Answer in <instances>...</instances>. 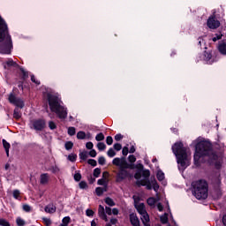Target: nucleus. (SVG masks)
I'll return each instance as SVG.
<instances>
[{
  "mask_svg": "<svg viewBox=\"0 0 226 226\" xmlns=\"http://www.w3.org/2000/svg\"><path fill=\"white\" fill-rule=\"evenodd\" d=\"M47 123L43 118L34 119L30 121L29 126L31 130H35V132H43L45 130Z\"/></svg>",
  "mask_w": 226,
  "mask_h": 226,
  "instance_id": "nucleus-10",
  "label": "nucleus"
},
{
  "mask_svg": "<svg viewBox=\"0 0 226 226\" xmlns=\"http://www.w3.org/2000/svg\"><path fill=\"white\" fill-rule=\"evenodd\" d=\"M135 151H136L135 146L132 145V146L131 147L130 150H129V153L133 154V153H135Z\"/></svg>",
  "mask_w": 226,
  "mask_h": 226,
  "instance_id": "nucleus-63",
  "label": "nucleus"
},
{
  "mask_svg": "<svg viewBox=\"0 0 226 226\" xmlns=\"http://www.w3.org/2000/svg\"><path fill=\"white\" fill-rule=\"evenodd\" d=\"M13 50V41L8 32L6 21L0 16V54L10 55Z\"/></svg>",
  "mask_w": 226,
  "mask_h": 226,
  "instance_id": "nucleus-3",
  "label": "nucleus"
},
{
  "mask_svg": "<svg viewBox=\"0 0 226 226\" xmlns=\"http://www.w3.org/2000/svg\"><path fill=\"white\" fill-rule=\"evenodd\" d=\"M114 149L116 151H121V149H123V146H121V144H119V143H116V144H114Z\"/></svg>",
  "mask_w": 226,
  "mask_h": 226,
  "instance_id": "nucleus-47",
  "label": "nucleus"
},
{
  "mask_svg": "<svg viewBox=\"0 0 226 226\" xmlns=\"http://www.w3.org/2000/svg\"><path fill=\"white\" fill-rule=\"evenodd\" d=\"M172 151L177 158L178 163V170L180 172H185L190 166V155L188 154V148L183 147V143L177 142L172 146Z\"/></svg>",
  "mask_w": 226,
  "mask_h": 226,
  "instance_id": "nucleus-5",
  "label": "nucleus"
},
{
  "mask_svg": "<svg viewBox=\"0 0 226 226\" xmlns=\"http://www.w3.org/2000/svg\"><path fill=\"white\" fill-rule=\"evenodd\" d=\"M49 128L50 130H56V128H57V125L56 124V122L54 121H49Z\"/></svg>",
  "mask_w": 226,
  "mask_h": 226,
  "instance_id": "nucleus-37",
  "label": "nucleus"
},
{
  "mask_svg": "<svg viewBox=\"0 0 226 226\" xmlns=\"http://www.w3.org/2000/svg\"><path fill=\"white\" fill-rule=\"evenodd\" d=\"M223 38V34L222 32L216 33L212 37V41H218L219 40H222Z\"/></svg>",
  "mask_w": 226,
  "mask_h": 226,
  "instance_id": "nucleus-22",
  "label": "nucleus"
},
{
  "mask_svg": "<svg viewBox=\"0 0 226 226\" xmlns=\"http://www.w3.org/2000/svg\"><path fill=\"white\" fill-rule=\"evenodd\" d=\"M23 210L26 211V213H29L31 212V206L26 204V205H23Z\"/></svg>",
  "mask_w": 226,
  "mask_h": 226,
  "instance_id": "nucleus-49",
  "label": "nucleus"
},
{
  "mask_svg": "<svg viewBox=\"0 0 226 226\" xmlns=\"http://www.w3.org/2000/svg\"><path fill=\"white\" fill-rule=\"evenodd\" d=\"M123 139V136L121 134H117L115 136V140H117V142H119V140H121Z\"/></svg>",
  "mask_w": 226,
  "mask_h": 226,
  "instance_id": "nucleus-58",
  "label": "nucleus"
},
{
  "mask_svg": "<svg viewBox=\"0 0 226 226\" xmlns=\"http://www.w3.org/2000/svg\"><path fill=\"white\" fill-rule=\"evenodd\" d=\"M106 148H107V146L105 145V143L99 142L97 144V149H99V151H105Z\"/></svg>",
  "mask_w": 226,
  "mask_h": 226,
  "instance_id": "nucleus-28",
  "label": "nucleus"
},
{
  "mask_svg": "<svg viewBox=\"0 0 226 226\" xmlns=\"http://www.w3.org/2000/svg\"><path fill=\"white\" fill-rule=\"evenodd\" d=\"M88 156H89V153H87V151H83L79 153L80 160H87Z\"/></svg>",
  "mask_w": 226,
  "mask_h": 226,
  "instance_id": "nucleus-26",
  "label": "nucleus"
},
{
  "mask_svg": "<svg viewBox=\"0 0 226 226\" xmlns=\"http://www.w3.org/2000/svg\"><path fill=\"white\" fill-rule=\"evenodd\" d=\"M98 163L99 165H105V157L103 156L99 157Z\"/></svg>",
  "mask_w": 226,
  "mask_h": 226,
  "instance_id": "nucleus-48",
  "label": "nucleus"
},
{
  "mask_svg": "<svg viewBox=\"0 0 226 226\" xmlns=\"http://www.w3.org/2000/svg\"><path fill=\"white\" fill-rule=\"evenodd\" d=\"M48 103L49 105V110L56 114L58 119L64 121L68 117V108L64 105L61 100V96L58 94H47Z\"/></svg>",
  "mask_w": 226,
  "mask_h": 226,
  "instance_id": "nucleus-2",
  "label": "nucleus"
},
{
  "mask_svg": "<svg viewBox=\"0 0 226 226\" xmlns=\"http://www.w3.org/2000/svg\"><path fill=\"white\" fill-rule=\"evenodd\" d=\"M100 174H102V170H100V168H96L94 170V177H99Z\"/></svg>",
  "mask_w": 226,
  "mask_h": 226,
  "instance_id": "nucleus-40",
  "label": "nucleus"
},
{
  "mask_svg": "<svg viewBox=\"0 0 226 226\" xmlns=\"http://www.w3.org/2000/svg\"><path fill=\"white\" fill-rule=\"evenodd\" d=\"M107 154L109 158H114L116 156V151H114V148H109Z\"/></svg>",
  "mask_w": 226,
  "mask_h": 226,
  "instance_id": "nucleus-33",
  "label": "nucleus"
},
{
  "mask_svg": "<svg viewBox=\"0 0 226 226\" xmlns=\"http://www.w3.org/2000/svg\"><path fill=\"white\" fill-rule=\"evenodd\" d=\"M192 194L198 200L207 199V182L198 180L192 183Z\"/></svg>",
  "mask_w": 226,
  "mask_h": 226,
  "instance_id": "nucleus-7",
  "label": "nucleus"
},
{
  "mask_svg": "<svg viewBox=\"0 0 226 226\" xmlns=\"http://www.w3.org/2000/svg\"><path fill=\"white\" fill-rule=\"evenodd\" d=\"M104 192H107V185H105V187H97L95 189V193L98 197H102Z\"/></svg>",
  "mask_w": 226,
  "mask_h": 226,
  "instance_id": "nucleus-18",
  "label": "nucleus"
},
{
  "mask_svg": "<svg viewBox=\"0 0 226 226\" xmlns=\"http://www.w3.org/2000/svg\"><path fill=\"white\" fill-rule=\"evenodd\" d=\"M77 139L79 140H84V139H87V134L84 132V131H79L77 133Z\"/></svg>",
  "mask_w": 226,
  "mask_h": 226,
  "instance_id": "nucleus-25",
  "label": "nucleus"
},
{
  "mask_svg": "<svg viewBox=\"0 0 226 226\" xmlns=\"http://www.w3.org/2000/svg\"><path fill=\"white\" fill-rule=\"evenodd\" d=\"M13 198L16 199V200H20V191L14 190L12 192Z\"/></svg>",
  "mask_w": 226,
  "mask_h": 226,
  "instance_id": "nucleus-29",
  "label": "nucleus"
},
{
  "mask_svg": "<svg viewBox=\"0 0 226 226\" xmlns=\"http://www.w3.org/2000/svg\"><path fill=\"white\" fill-rule=\"evenodd\" d=\"M31 80L34 82V84H36V86H40V80L36 79V77L34 75H31Z\"/></svg>",
  "mask_w": 226,
  "mask_h": 226,
  "instance_id": "nucleus-45",
  "label": "nucleus"
},
{
  "mask_svg": "<svg viewBox=\"0 0 226 226\" xmlns=\"http://www.w3.org/2000/svg\"><path fill=\"white\" fill-rule=\"evenodd\" d=\"M135 207L140 215L141 222L145 226H151L149 225V214H147V210H146V205L144 203L136 204Z\"/></svg>",
  "mask_w": 226,
  "mask_h": 226,
  "instance_id": "nucleus-9",
  "label": "nucleus"
},
{
  "mask_svg": "<svg viewBox=\"0 0 226 226\" xmlns=\"http://www.w3.org/2000/svg\"><path fill=\"white\" fill-rule=\"evenodd\" d=\"M89 156H91L92 158H96V150L94 149L90 150Z\"/></svg>",
  "mask_w": 226,
  "mask_h": 226,
  "instance_id": "nucleus-54",
  "label": "nucleus"
},
{
  "mask_svg": "<svg viewBox=\"0 0 226 226\" xmlns=\"http://www.w3.org/2000/svg\"><path fill=\"white\" fill-rule=\"evenodd\" d=\"M104 139H105V136L102 132L98 133L95 136V140H97V142H101V140H104Z\"/></svg>",
  "mask_w": 226,
  "mask_h": 226,
  "instance_id": "nucleus-31",
  "label": "nucleus"
},
{
  "mask_svg": "<svg viewBox=\"0 0 226 226\" xmlns=\"http://www.w3.org/2000/svg\"><path fill=\"white\" fill-rule=\"evenodd\" d=\"M193 144H195L194 165L196 167L200 166V163L203 162H207L208 163H213L215 169H222L223 156L215 153L211 142L200 140V138H198L193 141Z\"/></svg>",
  "mask_w": 226,
  "mask_h": 226,
  "instance_id": "nucleus-1",
  "label": "nucleus"
},
{
  "mask_svg": "<svg viewBox=\"0 0 226 226\" xmlns=\"http://www.w3.org/2000/svg\"><path fill=\"white\" fill-rule=\"evenodd\" d=\"M22 74H23V79H27L28 73L26 72L24 69H21Z\"/></svg>",
  "mask_w": 226,
  "mask_h": 226,
  "instance_id": "nucleus-60",
  "label": "nucleus"
},
{
  "mask_svg": "<svg viewBox=\"0 0 226 226\" xmlns=\"http://www.w3.org/2000/svg\"><path fill=\"white\" fill-rule=\"evenodd\" d=\"M217 49L218 52L222 54V56H226V41H222L219 42Z\"/></svg>",
  "mask_w": 226,
  "mask_h": 226,
  "instance_id": "nucleus-17",
  "label": "nucleus"
},
{
  "mask_svg": "<svg viewBox=\"0 0 226 226\" xmlns=\"http://www.w3.org/2000/svg\"><path fill=\"white\" fill-rule=\"evenodd\" d=\"M113 142H114V139H112V136H108L106 138V144H108V146H112Z\"/></svg>",
  "mask_w": 226,
  "mask_h": 226,
  "instance_id": "nucleus-41",
  "label": "nucleus"
},
{
  "mask_svg": "<svg viewBox=\"0 0 226 226\" xmlns=\"http://www.w3.org/2000/svg\"><path fill=\"white\" fill-rule=\"evenodd\" d=\"M105 203L108 205V206H110V207H113V206H116V203L114 202V200L110 198H106L105 199Z\"/></svg>",
  "mask_w": 226,
  "mask_h": 226,
  "instance_id": "nucleus-30",
  "label": "nucleus"
},
{
  "mask_svg": "<svg viewBox=\"0 0 226 226\" xmlns=\"http://www.w3.org/2000/svg\"><path fill=\"white\" fill-rule=\"evenodd\" d=\"M198 45L200 47V49H207V47H206V41L202 37L198 38Z\"/></svg>",
  "mask_w": 226,
  "mask_h": 226,
  "instance_id": "nucleus-24",
  "label": "nucleus"
},
{
  "mask_svg": "<svg viewBox=\"0 0 226 226\" xmlns=\"http://www.w3.org/2000/svg\"><path fill=\"white\" fill-rule=\"evenodd\" d=\"M64 147L67 151H70V149H72L73 147V142L72 141L65 142Z\"/></svg>",
  "mask_w": 226,
  "mask_h": 226,
  "instance_id": "nucleus-32",
  "label": "nucleus"
},
{
  "mask_svg": "<svg viewBox=\"0 0 226 226\" xmlns=\"http://www.w3.org/2000/svg\"><path fill=\"white\" fill-rule=\"evenodd\" d=\"M207 26L208 29H218V27H220V20L216 19L215 12L207 19Z\"/></svg>",
  "mask_w": 226,
  "mask_h": 226,
  "instance_id": "nucleus-11",
  "label": "nucleus"
},
{
  "mask_svg": "<svg viewBox=\"0 0 226 226\" xmlns=\"http://www.w3.org/2000/svg\"><path fill=\"white\" fill-rule=\"evenodd\" d=\"M0 225L1 226H11L10 222H8V221H6L5 219H0Z\"/></svg>",
  "mask_w": 226,
  "mask_h": 226,
  "instance_id": "nucleus-44",
  "label": "nucleus"
},
{
  "mask_svg": "<svg viewBox=\"0 0 226 226\" xmlns=\"http://www.w3.org/2000/svg\"><path fill=\"white\" fill-rule=\"evenodd\" d=\"M2 142H3V146L5 149L7 156H10V147H11L10 143H8V141H6V139H3Z\"/></svg>",
  "mask_w": 226,
  "mask_h": 226,
  "instance_id": "nucleus-19",
  "label": "nucleus"
},
{
  "mask_svg": "<svg viewBox=\"0 0 226 226\" xmlns=\"http://www.w3.org/2000/svg\"><path fill=\"white\" fill-rule=\"evenodd\" d=\"M7 66H16L17 63H15L13 60H8L6 62Z\"/></svg>",
  "mask_w": 226,
  "mask_h": 226,
  "instance_id": "nucleus-52",
  "label": "nucleus"
},
{
  "mask_svg": "<svg viewBox=\"0 0 226 226\" xmlns=\"http://www.w3.org/2000/svg\"><path fill=\"white\" fill-rule=\"evenodd\" d=\"M111 215H119V210L117 208H113L111 210Z\"/></svg>",
  "mask_w": 226,
  "mask_h": 226,
  "instance_id": "nucleus-59",
  "label": "nucleus"
},
{
  "mask_svg": "<svg viewBox=\"0 0 226 226\" xmlns=\"http://www.w3.org/2000/svg\"><path fill=\"white\" fill-rule=\"evenodd\" d=\"M128 162L130 163H135V162H137V157H135L133 154H131L128 156Z\"/></svg>",
  "mask_w": 226,
  "mask_h": 226,
  "instance_id": "nucleus-38",
  "label": "nucleus"
},
{
  "mask_svg": "<svg viewBox=\"0 0 226 226\" xmlns=\"http://www.w3.org/2000/svg\"><path fill=\"white\" fill-rule=\"evenodd\" d=\"M86 215L87 216H93L94 215V212L92 209H87Z\"/></svg>",
  "mask_w": 226,
  "mask_h": 226,
  "instance_id": "nucleus-56",
  "label": "nucleus"
},
{
  "mask_svg": "<svg viewBox=\"0 0 226 226\" xmlns=\"http://www.w3.org/2000/svg\"><path fill=\"white\" fill-rule=\"evenodd\" d=\"M128 153H129V150H128V147H124L122 150V154L124 156H128Z\"/></svg>",
  "mask_w": 226,
  "mask_h": 226,
  "instance_id": "nucleus-51",
  "label": "nucleus"
},
{
  "mask_svg": "<svg viewBox=\"0 0 226 226\" xmlns=\"http://www.w3.org/2000/svg\"><path fill=\"white\" fill-rule=\"evenodd\" d=\"M13 117L14 119H17V120L22 117V112L20 111V109H19V108L14 109Z\"/></svg>",
  "mask_w": 226,
  "mask_h": 226,
  "instance_id": "nucleus-21",
  "label": "nucleus"
},
{
  "mask_svg": "<svg viewBox=\"0 0 226 226\" xmlns=\"http://www.w3.org/2000/svg\"><path fill=\"white\" fill-rule=\"evenodd\" d=\"M160 220L162 223H167L169 222V215L165 213L160 217Z\"/></svg>",
  "mask_w": 226,
  "mask_h": 226,
  "instance_id": "nucleus-27",
  "label": "nucleus"
},
{
  "mask_svg": "<svg viewBox=\"0 0 226 226\" xmlns=\"http://www.w3.org/2000/svg\"><path fill=\"white\" fill-rule=\"evenodd\" d=\"M129 218L132 226H140V221H139L136 214H130Z\"/></svg>",
  "mask_w": 226,
  "mask_h": 226,
  "instance_id": "nucleus-14",
  "label": "nucleus"
},
{
  "mask_svg": "<svg viewBox=\"0 0 226 226\" xmlns=\"http://www.w3.org/2000/svg\"><path fill=\"white\" fill-rule=\"evenodd\" d=\"M71 220H72V218H70V216H65L62 220V224L68 225L70 223Z\"/></svg>",
  "mask_w": 226,
  "mask_h": 226,
  "instance_id": "nucleus-35",
  "label": "nucleus"
},
{
  "mask_svg": "<svg viewBox=\"0 0 226 226\" xmlns=\"http://www.w3.org/2000/svg\"><path fill=\"white\" fill-rule=\"evenodd\" d=\"M98 215L102 220H104V222H109V218L107 217V214H105V207L103 206L100 205L98 209Z\"/></svg>",
  "mask_w": 226,
  "mask_h": 226,
  "instance_id": "nucleus-16",
  "label": "nucleus"
},
{
  "mask_svg": "<svg viewBox=\"0 0 226 226\" xmlns=\"http://www.w3.org/2000/svg\"><path fill=\"white\" fill-rule=\"evenodd\" d=\"M222 223L224 226H226V215L222 216Z\"/></svg>",
  "mask_w": 226,
  "mask_h": 226,
  "instance_id": "nucleus-64",
  "label": "nucleus"
},
{
  "mask_svg": "<svg viewBox=\"0 0 226 226\" xmlns=\"http://www.w3.org/2000/svg\"><path fill=\"white\" fill-rule=\"evenodd\" d=\"M9 102L12 105H15V107L19 108V109H24V101L22 99L15 96V94H11L9 95Z\"/></svg>",
  "mask_w": 226,
  "mask_h": 226,
  "instance_id": "nucleus-12",
  "label": "nucleus"
},
{
  "mask_svg": "<svg viewBox=\"0 0 226 226\" xmlns=\"http://www.w3.org/2000/svg\"><path fill=\"white\" fill-rule=\"evenodd\" d=\"M112 163L118 167V171L117 172V183H123L124 179L130 177V171L128 169H133V166L126 161L124 157H117L114 158Z\"/></svg>",
  "mask_w": 226,
  "mask_h": 226,
  "instance_id": "nucleus-6",
  "label": "nucleus"
},
{
  "mask_svg": "<svg viewBox=\"0 0 226 226\" xmlns=\"http://www.w3.org/2000/svg\"><path fill=\"white\" fill-rule=\"evenodd\" d=\"M87 187V183H86V182H84V181H81V182L79 183V188H80L81 190H86Z\"/></svg>",
  "mask_w": 226,
  "mask_h": 226,
  "instance_id": "nucleus-46",
  "label": "nucleus"
},
{
  "mask_svg": "<svg viewBox=\"0 0 226 226\" xmlns=\"http://www.w3.org/2000/svg\"><path fill=\"white\" fill-rule=\"evenodd\" d=\"M150 176L151 172L149 170H138L134 175L135 179H137L136 185H138V186H146L147 190H154L158 197L160 185L155 178L151 177L149 179Z\"/></svg>",
  "mask_w": 226,
  "mask_h": 226,
  "instance_id": "nucleus-4",
  "label": "nucleus"
},
{
  "mask_svg": "<svg viewBox=\"0 0 226 226\" xmlns=\"http://www.w3.org/2000/svg\"><path fill=\"white\" fill-rule=\"evenodd\" d=\"M156 177L158 181H160L163 186H167V181H165V173H163V171L159 170L157 171Z\"/></svg>",
  "mask_w": 226,
  "mask_h": 226,
  "instance_id": "nucleus-13",
  "label": "nucleus"
},
{
  "mask_svg": "<svg viewBox=\"0 0 226 226\" xmlns=\"http://www.w3.org/2000/svg\"><path fill=\"white\" fill-rule=\"evenodd\" d=\"M87 163H88V165H92V167H96V165H97L96 160H94V159H89L87 161Z\"/></svg>",
  "mask_w": 226,
  "mask_h": 226,
  "instance_id": "nucleus-43",
  "label": "nucleus"
},
{
  "mask_svg": "<svg viewBox=\"0 0 226 226\" xmlns=\"http://www.w3.org/2000/svg\"><path fill=\"white\" fill-rule=\"evenodd\" d=\"M44 211L46 213L52 214V213H54L56 211V206H54L52 204H49V205L45 207Z\"/></svg>",
  "mask_w": 226,
  "mask_h": 226,
  "instance_id": "nucleus-20",
  "label": "nucleus"
},
{
  "mask_svg": "<svg viewBox=\"0 0 226 226\" xmlns=\"http://www.w3.org/2000/svg\"><path fill=\"white\" fill-rule=\"evenodd\" d=\"M49 181H50V175L49 173H42L40 176V184L41 185H49Z\"/></svg>",
  "mask_w": 226,
  "mask_h": 226,
  "instance_id": "nucleus-15",
  "label": "nucleus"
},
{
  "mask_svg": "<svg viewBox=\"0 0 226 226\" xmlns=\"http://www.w3.org/2000/svg\"><path fill=\"white\" fill-rule=\"evenodd\" d=\"M75 133H76L75 127L68 128V135H70L71 137H73V135H75Z\"/></svg>",
  "mask_w": 226,
  "mask_h": 226,
  "instance_id": "nucleus-36",
  "label": "nucleus"
},
{
  "mask_svg": "<svg viewBox=\"0 0 226 226\" xmlns=\"http://www.w3.org/2000/svg\"><path fill=\"white\" fill-rule=\"evenodd\" d=\"M97 185H100L101 186H105V178H101L97 181Z\"/></svg>",
  "mask_w": 226,
  "mask_h": 226,
  "instance_id": "nucleus-55",
  "label": "nucleus"
},
{
  "mask_svg": "<svg viewBox=\"0 0 226 226\" xmlns=\"http://www.w3.org/2000/svg\"><path fill=\"white\" fill-rule=\"evenodd\" d=\"M49 170L53 173V174H57L59 172V167H57V165H54L51 166V168L49 169Z\"/></svg>",
  "mask_w": 226,
  "mask_h": 226,
  "instance_id": "nucleus-34",
  "label": "nucleus"
},
{
  "mask_svg": "<svg viewBox=\"0 0 226 226\" xmlns=\"http://www.w3.org/2000/svg\"><path fill=\"white\" fill-rule=\"evenodd\" d=\"M156 199L150 197L147 200V202L148 204V206H150V207H154V205L156 204Z\"/></svg>",
  "mask_w": 226,
  "mask_h": 226,
  "instance_id": "nucleus-23",
  "label": "nucleus"
},
{
  "mask_svg": "<svg viewBox=\"0 0 226 226\" xmlns=\"http://www.w3.org/2000/svg\"><path fill=\"white\" fill-rule=\"evenodd\" d=\"M68 160H69L70 162H75V161L77 160V155H75V154H70V155L68 156Z\"/></svg>",
  "mask_w": 226,
  "mask_h": 226,
  "instance_id": "nucleus-53",
  "label": "nucleus"
},
{
  "mask_svg": "<svg viewBox=\"0 0 226 226\" xmlns=\"http://www.w3.org/2000/svg\"><path fill=\"white\" fill-rule=\"evenodd\" d=\"M105 212L107 215H112V208L109 207H105Z\"/></svg>",
  "mask_w": 226,
  "mask_h": 226,
  "instance_id": "nucleus-57",
  "label": "nucleus"
},
{
  "mask_svg": "<svg viewBox=\"0 0 226 226\" xmlns=\"http://www.w3.org/2000/svg\"><path fill=\"white\" fill-rule=\"evenodd\" d=\"M16 223L18 226H24L26 225V222L22 218H18L16 220Z\"/></svg>",
  "mask_w": 226,
  "mask_h": 226,
  "instance_id": "nucleus-39",
  "label": "nucleus"
},
{
  "mask_svg": "<svg viewBox=\"0 0 226 226\" xmlns=\"http://www.w3.org/2000/svg\"><path fill=\"white\" fill-rule=\"evenodd\" d=\"M80 179H82V175H80V173H79V172H76L74 174V180L79 182V181H80Z\"/></svg>",
  "mask_w": 226,
  "mask_h": 226,
  "instance_id": "nucleus-42",
  "label": "nucleus"
},
{
  "mask_svg": "<svg viewBox=\"0 0 226 226\" xmlns=\"http://www.w3.org/2000/svg\"><path fill=\"white\" fill-rule=\"evenodd\" d=\"M86 147L87 149H93V147H94V145L93 144V142L89 141V142H87L86 144Z\"/></svg>",
  "mask_w": 226,
  "mask_h": 226,
  "instance_id": "nucleus-50",
  "label": "nucleus"
},
{
  "mask_svg": "<svg viewBox=\"0 0 226 226\" xmlns=\"http://www.w3.org/2000/svg\"><path fill=\"white\" fill-rule=\"evenodd\" d=\"M110 223H111V225H116L117 223V219H116V218L110 219Z\"/></svg>",
  "mask_w": 226,
  "mask_h": 226,
  "instance_id": "nucleus-62",
  "label": "nucleus"
},
{
  "mask_svg": "<svg viewBox=\"0 0 226 226\" xmlns=\"http://www.w3.org/2000/svg\"><path fill=\"white\" fill-rule=\"evenodd\" d=\"M196 59L198 62L203 61L205 64H213V63H216L218 61L216 51L215 50L204 51V53L199 55Z\"/></svg>",
  "mask_w": 226,
  "mask_h": 226,
  "instance_id": "nucleus-8",
  "label": "nucleus"
},
{
  "mask_svg": "<svg viewBox=\"0 0 226 226\" xmlns=\"http://www.w3.org/2000/svg\"><path fill=\"white\" fill-rule=\"evenodd\" d=\"M157 209H158V211H163V205H162V203H158Z\"/></svg>",
  "mask_w": 226,
  "mask_h": 226,
  "instance_id": "nucleus-61",
  "label": "nucleus"
}]
</instances>
